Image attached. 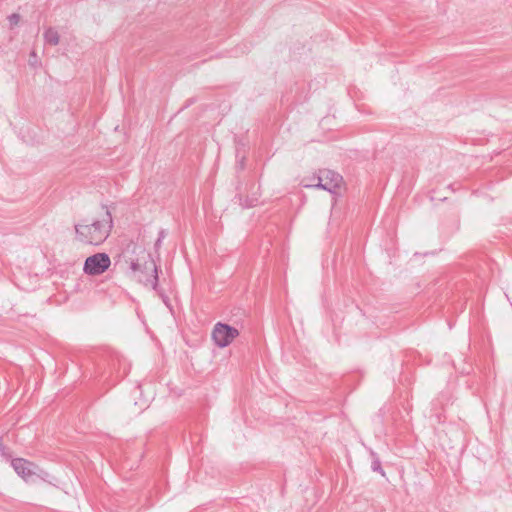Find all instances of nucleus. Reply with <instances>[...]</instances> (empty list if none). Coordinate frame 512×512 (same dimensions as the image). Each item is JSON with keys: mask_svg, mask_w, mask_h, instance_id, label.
Masks as SVG:
<instances>
[{"mask_svg": "<svg viewBox=\"0 0 512 512\" xmlns=\"http://www.w3.org/2000/svg\"><path fill=\"white\" fill-rule=\"evenodd\" d=\"M130 268L132 271H139L141 266L137 262H131Z\"/></svg>", "mask_w": 512, "mask_h": 512, "instance_id": "obj_13", "label": "nucleus"}, {"mask_svg": "<svg viewBox=\"0 0 512 512\" xmlns=\"http://www.w3.org/2000/svg\"><path fill=\"white\" fill-rule=\"evenodd\" d=\"M146 268L153 272V275L151 276L150 279L147 280L146 284L150 283L152 288L154 290H156L157 287H158V269H157V266L155 265L154 262H150L149 266L146 267Z\"/></svg>", "mask_w": 512, "mask_h": 512, "instance_id": "obj_7", "label": "nucleus"}, {"mask_svg": "<svg viewBox=\"0 0 512 512\" xmlns=\"http://www.w3.org/2000/svg\"><path fill=\"white\" fill-rule=\"evenodd\" d=\"M317 180L315 184H303L306 188L323 189L332 194H337V190L340 189L343 183V177L332 170L324 169L320 170L317 176L313 177Z\"/></svg>", "mask_w": 512, "mask_h": 512, "instance_id": "obj_2", "label": "nucleus"}, {"mask_svg": "<svg viewBox=\"0 0 512 512\" xmlns=\"http://www.w3.org/2000/svg\"><path fill=\"white\" fill-rule=\"evenodd\" d=\"M28 64L35 69H37L41 66V62L38 58V55L34 50L31 51L29 54Z\"/></svg>", "mask_w": 512, "mask_h": 512, "instance_id": "obj_9", "label": "nucleus"}, {"mask_svg": "<svg viewBox=\"0 0 512 512\" xmlns=\"http://www.w3.org/2000/svg\"><path fill=\"white\" fill-rule=\"evenodd\" d=\"M112 227V215L106 208L101 220H95L91 224L75 225L76 238L85 244L99 245L108 238Z\"/></svg>", "mask_w": 512, "mask_h": 512, "instance_id": "obj_1", "label": "nucleus"}, {"mask_svg": "<svg viewBox=\"0 0 512 512\" xmlns=\"http://www.w3.org/2000/svg\"><path fill=\"white\" fill-rule=\"evenodd\" d=\"M167 236V232L166 230L164 229H161L158 233V238L155 242V249L158 250L160 247H161V244H162V241L165 239V237Z\"/></svg>", "mask_w": 512, "mask_h": 512, "instance_id": "obj_11", "label": "nucleus"}, {"mask_svg": "<svg viewBox=\"0 0 512 512\" xmlns=\"http://www.w3.org/2000/svg\"><path fill=\"white\" fill-rule=\"evenodd\" d=\"M371 456H372L371 469L374 472H379L382 475H384V471L381 466V461H380L379 457L377 456V454L375 452H371Z\"/></svg>", "mask_w": 512, "mask_h": 512, "instance_id": "obj_8", "label": "nucleus"}, {"mask_svg": "<svg viewBox=\"0 0 512 512\" xmlns=\"http://www.w3.org/2000/svg\"><path fill=\"white\" fill-rule=\"evenodd\" d=\"M11 26H16L20 21L19 14L13 13L8 17Z\"/></svg>", "mask_w": 512, "mask_h": 512, "instance_id": "obj_12", "label": "nucleus"}, {"mask_svg": "<svg viewBox=\"0 0 512 512\" xmlns=\"http://www.w3.org/2000/svg\"><path fill=\"white\" fill-rule=\"evenodd\" d=\"M11 466L14 471L25 481H29L34 475L37 474L39 467L31 461L24 458H14L11 461Z\"/></svg>", "mask_w": 512, "mask_h": 512, "instance_id": "obj_5", "label": "nucleus"}, {"mask_svg": "<svg viewBox=\"0 0 512 512\" xmlns=\"http://www.w3.org/2000/svg\"><path fill=\"white\" fill-rule=\"evenodd\" d=\"M238 336V329L222 322L216 323L212 330V339L220 348L227 347Z\"/></svg>", "mask_w": 512, "mask_h": 512, "instance_id": "obj_3", "label": "nucleus"}, {"mask_svg": "<svg viewBox=\"0 0 512 512\" xmlns=\"http://www.w3.org/2000/svg\"><path fill=\"white\" fill-rule=\"evenodd\" d=\"M111 265V260L106 253H96L86 258L83 271L87 275L97 276L103 274Z\"/></svg>", "mask_w": 512, "mask_h": 512, "instance_id": "obj_4", "label": "nucleus"}, {"mask_svg": "<svg viewBox=\"0 0 512 512\" xmlns=\"http://www.w3.org/2000/svg\"><path fill=\"white\" fill-rule=\"evenodd\" d=\"M43 37H44V41L46 44H49V45H52V46H56L59 44L60 42V36H59V33L58 31L53 28V27H49L45 30L44 34H43Z\"/></svg>", "mask_w": 512, "mask_h": 512, "instance_id": "obj_6", "label": "nucleus"}, {"mask_svg": "<svg viewBox=\"0 0 512 512\" xmlns=\"http://www.w3.org/2000/svg\"><path fill=\"white\" fill-rule=\"evenodd\" d=\"M257 199L256 198H247L245 201H243V197L239 195V203L244 208H250L256 205Z\"/></svg>", "mask_w": 512, "mask_h": 512, "instance_id": "obj_10", "label": "nucleus"}]
</instances>
